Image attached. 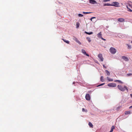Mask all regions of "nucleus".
Here are the masks:
<instances>
[{
    "label": "nucleus",
    "mask_w": 132,
    "mask_h": 132,
    "mask_svg": "<svg viewBox=\"0 0 132 132\" xmlns=\"http://www.w3.org/2000/svg\"><path fill=\"white\" fill-rule=\"evenodd\" d=\"M118 88L120 90L122 91H124L126 90L127 92L128 91V89L125 86L124 87H123L121 85H118L117 86Z\"/></svg>",
    "instance_id": "obj_1"
},
{
    "label": "nucleus",
    "mask_w": 132,
    "mask_h": 132,
    "mask_svg": "<svg viewBox=\"0 0 132 132\" xmlns=\"http://www.w3.org/2000/svg\"><path fill=\"white\" fill-rule=\"evenodd\" d=\"M110 52L112 54H114L116 52L117 50L113 47H111L110 49Z\"/></svg>",
    "instance_id": "obj_2"
},
{
    "label": "nucleus",
    "mask_w": 132,
    "mask_h": 132,
    "mask_svg": "<svg viewBox=\"0 0 132 132\" xmlns=\"http://www.w3.org/2000/svg\"><path fill=\"white\" fill-rule=\"evenodd\" d=\"M126 7L128 9V11L130 12H132V10L130 9V8H132V6L131 4L128 3V5H126Z\"/></svg>",
    "instance_id": "obj_3"
},
{
    "label": "nucleus",
    "mask_w": 132,
    "mask_h": 132,
    "mask_svg": "<svg viewBox=\"0 0 132 132\" xmlns=\"http://www.w3.org/2000/svg\"><path fill=\"white\" fill-rule=\"evenodd\" d=\"M111 4V6H114L116 7L119 6V3L117 2H113Z\"/></svg>",
    "instance_id": "obj_4"
},
{
    "label": "nucleus",
    "mask_w": 132,
    "mask_h": 132,
    "mask_svg": "<svg viewBox=\"0 0 132 132\" xmlns=\"http://www.w3.org/2000/svg\"><path fill=\"white\" fill-rule=\"evenodd\" d=\"M108 86L109 87H115L117 86V85L115 83H112L108 84Z\"/></svg>",
    "instance_id": "obj_5"
},
{
    "label": "nucleus",
    "mask_w": 132,
    "mask_h": 132,
    "mask_svg": "<svg viewBox=\"0 0 132 132\" xmlns=\"http://www.w3.org/2000/svg\"><path fill=\"white\" fill-rule=\"evenodd\" d=\"M98 57L100 59V61L102 62L103 60V57L102 54H100L98 55Z\"/></svg>",
    "instance_id": "obj_6"
},
{
    "label": "nucleus",
    "mask_w": 132,
    "mask_h": 132,
    "mask_svg": "<svg viewBox=\"0 0 132 132\" xmlns=\"http://www.w3.org/2000/svg\"><path fill=\"white\" fill-rule=\"evenodd\" d=\"M85 98L86 100L90 101V96L89 94H87L85 96Z\"/></svg>",
    "instance_id": "obj_7"
},
{
    "label": "nucleus",
    "mask_w": 132,
    "mask_h": 132,
    "mask_svg": "<svg viewBox=\"0 0 132 132\" xmlns=\"http://www.w3.org/2000/svg\"><path fill=\"white\" fill-rule=\"evenodd\" d=\"M89 2L92 4H97V2L94 0H89Z\"/></svg>",
    "instance_id": "obj_8"
},
{
    "label": "nucleus",
    "mask_w": 132,
    "mask_h": 132,
    "mask_svg": "<svg viewBox=\"0 0 132 132\" xmlns=\"http://www.w3.org/2000/svg\"><path fill=\"white\" fill-rule=\"evenodd\" d=\"M81 51H82V53L85 55L86 56H89V55H88V54L86 53V51H85L84 50H81Z\"/></svg>",
    "instance_id": "obj_9"
},
{
    "label": "nucleus",
    "mask_w": 132,
    "mask_h": 132,
    "mask_svg": "<svg viewBox=\"0 0 132 132\" xmlns=\"http://www.w3.org/2000/svg\"><path fill=\"white\" fill-rule=\"evenodd\" d=\"M122 58L126 61H128V57L125 56H122Z\"/></svg>",
    "instance_id": "obj_10"
},
{
    "label": "nucleus",
    "mask_w": 132,
    "mask_h": 132,
    "mask_svg": "<svg viewBox=\"0 0 132 132\" xmlns=\"http://www.w3.org/2000/svg\"><path fill=\"white\" fill-rule=\"evenodd\" d=\"M97 37L100 38H101L102 37V32H100L97 34Z\"/></svg>",
    "instance_id": "obj_11"
},
{
    "label": "nucleus",
    "mask_w": 132,
    "mask_h": 132,
    "mask_svg": "<svg viewBox=\"0 0 132 132\" xmlns=\"http://www.w3.org/2000/svg\"><path fill=\"white\" fill-rule=\"evenodd\" d=\"M118 21H119L122 22L125 21V19L122 18H120L118 19Z\"/></svg>",
    "instance_id": "obj_12"
},
{
    "label": "nucleus",
    "mask_w": 132,
    "mask_h": 132,
    "mask_svg": "<svg viewBox=\"0 0 132 132\" xmlns=\"http://www.w3.org/2000/svg\"><path fill=\"white\" fill-rule=\"evenodd\" d=\"M114 81L115 82H118L119 83H120V84H122L123 83V82H122L121 81V80H114Z\"/></svg>",
    "instance_id": "obj_13"
},
{
    "label": "nucleus",
    "mask_w": 132,
    "mask_h": 132,
    "mask_svg": "<svg viewBox=\"0 0 132 132\" xmlns=\"http://www.w3.org/2000/svg\"><path fill=\"white\" fill-rule=\"evenodd\" d=\"M107 79L109 81H113V79L110 78L108 77H107Z\"/></svg>",
    "instance_id": "obj_14"
},
{
    "label": "nucleus",
    "mask_w": 132,
    "mask_h": 132,
    "mask_svg": "<svg viewBox=\"0 0 132 132\" xmlns=\"http://www.w3.org/2000/svg\"><path fill=\"white\" fill-rule=\"evenodd\" d=\"M88 125L90 127L93 128V125L92 123L90 122H89L88 123Z\"/></svg>",
    "instance_id": "obj_15"
},
{
    "label": "nucleus",
    "mask_w": 132,
    "mask_h": 132,
    "mask_svg": "<svg viewBox=\"0 0 132 132\" xmlns=\"http://www.w3.org/2000/svg\"><path fill=\"white\" fill-rule=\"evenodd\" d=\"M85 33L87 34H88V35H89L92 34H93V32H87L86 31H85Z\"/></svg>",
    "instance_id": "obj_16"
},
{
    "label": "nucleus",
    "mask_w": 132,
    "mask_h": 132,
    "mask_svg": "<svg viewBox=\"0 0 132 132\" xmlns=\"http://www.w3.org/2000/svg\"><path fill=\"white\" fill-rule=\"evenodd\" d=\"M86 39L89 42H91V40L90 38L87 37H86Z\"/></svg>",
    "instance_id": "obj_17"
},
{
    "label": "nucleus",
    "mask_w": 132,
    "mask_h": 132,
    "mask_svg": "<svg viewBox=\"0 0 132 132\" xmlns=\"http://www.w3.org/2000/svg\"><path fill=\"white\" fill-rule=\"evenodd\" d=\"M105 71L107 75L108 76H109L110 75V73L109 71L108 70H105Z\"/></svg>",
    "instance_id": "obj_18"
},
{
    "label": "nucleus",
    "mask_w": 132,
    "mask_h": 132,
    "mask_svg": "<svg viewBox=\"0 0 132 132\" xmlns=\"http://www.w3.org/2000/svg\"><path fill=\"white\" fill-rule=\"evenodd\" d=\"M100 80L102 82H103L104 81L103 79V76H102L101 77Z\"/></svg>",
    "instance_id": "obj_19"
},
{
    "label": "nucleus",
    "mask_w": 132,
    "mask_h": 132,
    "mask_svg": "<svg viewBox=\"0 0 132 132\" xmlns=\"http://www.w3.org/2000/svg\"><path fill=\"white\" fill-rule=\"evenodd\" d=\"M130 113V112L129 111H126L125 112V114L127 115Z\"/></svg>",
    "instance_id": "obj_20"
},
{
    "label": "nucleus",
    "mask_w": 132,
    "mask_h": 132,
    "mask_svg": "<svg viewBox=\"0 0 132 132\" xmlns=\"http://www.w3.org/2000/svg\"><path fill=\"white\" fill-rule=\"evenodd\" d=\"M76 28H79V26L80 25V23L78 22H77L76 23Z\"/></svg>",
    "instance_id": "obj_21"
},
{
    "label": "nucleus",
    "mask_w": 132,
    "mask_h": 132,
    "mask_svg": "<svg viewBox=\"0 0 132 132\" xmlns=\"http://www.w3.org/2000/svg\"><path fill=\"white\" fill-rule=\"evenodd\" d=\"M104 6H111V4L110 3H106L104 4Z\"/></svg>",
    "instance_id": "obj_22"
},
{
    "label": "nucleus",
    "mask_w": 132,
    "mask_h": 132,
    "mask_svg": "<svg viewBox=\"0 0 132 132\" xmlns=\"http://www.w3.org/2000/svg\"><path fill=\"white\" fill-rule=\"evenodd\" d=\"M62 39L63 40V41L66 42V43H67V44H69V41H68V40H65L64 39Z\"/></svg>",
    "instance_id": "obj_23"
},
{
    "label": "nucleus",
    "mask_w": 132,
    "mask_h": 132,
    "mask_svg": "<svg viewBox=\"0 0 132 132\" xmlns=\"http://www.w3.org/2000/svg\"><path fill=\"white\" fill-rule=\"evenodd\" d=\"M83 13L84 14H90L92 13V12H83Z\"/></svg>",
    "instance_id": "obj_24"
},
{
    "label": "nucleus",
    "mask_w": 132,
    "mask_h": 132,
    "mask_svg": "<svg viewBox=\"0 0 132 132\" xmlns=\"http://www.w3.org/2000/svg\"><path fill=\"white\" fill-rule=\"evenodd\" d=\"M78 15L79 17H82L83 16V15H82V14H79Z\"/></svg>",
    "instance_id": "obj_25"
},
{
    "label": "nucleus",
    "mask_w": 132,
    "mask_h": 132,
    "mask_svg": "<svg viewBox=\"0 0 132 132\" xmlns=\"http://www.w3.org/2000/svg\"><path fill=\"white\" fill-rule=\"evenodd\" d=\"M96 18V17H92V18H90V20L91 21H92V19H94V18Z\"/></svg>",
    "instance_id": "obj_26"
},
{
    "label": "nucleus",
    "mask_w": 132,
    "mask_h": 132,
    "mask_svg": "<svg viewBox=\"0 0 132 132\" xmlns=\"http://www.w3.org/2000/svg\"><path fill=\"white\" fill-rule=\"evenodd\" d=\"M110 1V0H104V2H108Z\"/></svg>",
    "instance_id": "obj_27"
},
{
    "label": "nucleus",
    "mask_w": 132,
    "mask_h": 132,
    "mask_svg": "<svg viewBox=\"0 0 132 132\" xmlns=\"http://www.w3.org/2000/svg\"><path fill=\"white\" fill-rule=\"evenodd\" d=\"M127 75L128 76H131L132 75V74L131 73H130L128 74H127Z\"/></svg>",
    "instance_id": "obj_28"
},
{
    "label": "nucleus",
    "mask_w": 132,
    "mask_h": 132,
    "mask_svg": "<svg viewBox=\"0 0 132 132\" xmlns=\"http://www.w3.org/2000/svg\"><path fill=\"white\" fill-rule=\"evenodd\" d=\"M114 126H112L111 127V129H114Z\"/></svg>",
    "instance_id": "obj_29"
},
{
    "label": "nucleus",
    "mask_w": 132,
    "mask_h": 132,
    "mask_svg": "<svg viewBox=\"0 0 132 132\" xmlns=\"http://www.w3.org/2000/svg\"><path fill=\"white\" fill-rule=\"evenodd\" d=\"M82 110V111H85V112L87 111V110H85V109L84 108H83Z\"/></svg>",
    "instance_id": "obj_30"
},
{
    "label": "nucleus",
    "mask_w": 132,
    "mask_h": 132,
    "mask_svg": "<svg viewBox=\"0 0 132 132\" xmlns=\"http://www.w3.org/2000/svg\"><path fill=\"white\" fill-rule=\"evenodd\" d=\"M105 84V83H103V84H102L100 85H98V86H102V85H104Z\"/></svg>",
    "instance_id": "obj_31"
},
{
    "label": "nucleus",
    "mask_w": 132,
    "mask_h": 132,
    "mask_svg": "<svg viewBox=\"0 0 132 132\" xmlns=\"http://www.w3.org/2000/svg\"><path fill=\"white\" fill-rule=\"evenodd\" d=\"M128 46L129 48H131V46L130 45H128Z\"/></svg>",
    "instance_id": "obj_32"
},
{
    "label": "nucleus",
    "mask_w": 132,
    "mask_h": 132,
    "mask_svg": "<svg viewBox=\"0 0 132 132\" xmlns=\"http://www.w3.org/2000/svg\"><path fill=\"white\" fill-rule=\"evenodd\" d=\"M101 38V39H102L103 40H104V41L106 40V39H104L103 38H102V37Z\"/></svg>",
    "instance_id": "obj_33"
},
{
    "label": "nucleus",
    "mask_w": 132,
    "mask_h": 132,
    "mask_svg": "<svg viewBox=\"0 0 132 132\" xmlns=\"http://www.w3.org/2000/svg\"><path fill=\"white\" fill-rule=\"evenodd\" d=\"M113 131V129H111V130L110 131V132H112Z\"/></svg>",
    "instance_id": "obj_34"
},
{
    "label": "nucleus",
    "mask_w": 132,
    "mask_h": 132,
    "mask_svg": "<svg viewBox=\"0 0 132 132\" xmlns=\"http://www.w3.org/2000/svg\"><path fill=\"white\" fill-rule=\"evenodd\" d=\"M103 65V67L104 68H106V67L105 66V65Z\"/></svg>",
    "instance_id": "obj_35"
},
{
    "label": "nucleus",
    "mask_w": 132,
    "mask_h": 132,
    "mask_svg": "<svg viewBox=\"0 0 132 132\" xmlns=\"http://www.w3.org/2000/svg\"><path fill=\"white\" fill-rule=\"evenodd\" d=\"M130 95L131 97H132V94H131Z\"/></svg>",
    "instance_id": "obj_36"
},
{
    "label": "nucleus",
    "mask_w": 132,
    "mask_h": 132,
    "mask_svg": "<svg viewBox=\"0 0 132 132\" xmlns=\"http://www.w3.org/2000/svg\"><path fill=\"white\" fill-rule=\"evenodd\" d=\"M129 107H131V108H132V106H130Z\"/></svg>",
    "instance_id": "obj_37"
},
{
    "label": "nucleus",
    "mask_w": 132,
    "mask_h": 132,
    "mask_svg": "<svg viewBox=\"0 0 132 132\" xmlns=\"http://www.w3.org/2000/svg\"><path fill=\"white\" fill-rule=\"evenodd\" d=\"M131 43H132V41H131Z\"/></svg>",
    "instance_id": "obj_38"
},
{
    "label": "nucleus",
    "mask_w": 132,
    "mask_h": 132,
    "mask_svg": "<svg viewBox=\"0 0 132 132\" xmlns=\"http://www.w3.org/2000/svg\"><path fill=\"white\" fill-rule=\"evenodd\" d=\"M79 43H80V44H81V43H80V42H79Z\"/></svg>",
    "instance_id": "obj_39"
}]
</instances>
